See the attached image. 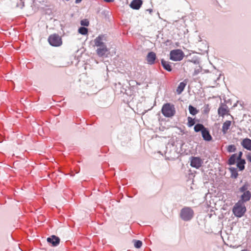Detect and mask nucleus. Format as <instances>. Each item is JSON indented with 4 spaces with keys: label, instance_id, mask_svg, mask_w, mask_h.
<instances>
[{
    "label": "nucleus",
    "instance_id": "nucleus-17",
    "mask_svg": "<svg viewBox=\"0 0 251 251\" xmlns=\"http://www.w3.org/2000/svg\"><path fill=\"white\" fill-rule=\"evenodd\" d=\"M231 125V122L230 121H226L224 123L222 126V132L225 134L227 132V130L229 129L230 126Z\"/></svg>",
    "mask_w": 251,
    "mask_h": 251
},
{
    "label": "nucleus",
    "instance_id": "nucleus-5",
    "mask_svg": "<svg viewBox=\"0 0 251 251\" xmlns=\"http://www.w3.org/2000/svg\"><path fill=\"white\" fill-rule=\"evenodd\" d=\"M184 56L183 52L179 49L172 50L170 53V59L175 61L181 60L183 58Z\"/></svg>",
    "mask_w": 251,
    "mask_h": 251
},
{
    "label": "nucleus",
    "instance_id": "nucleus-13",
    "mask_svg": "<svg viewBox=\"0 0 251 251\" xmlns=\"http://www.w3.org/2000/svg\"><path fill=\"white\" fill-rule=\"evenodd\" d=\"M156 59V54L153 52H150L147 56V61L148 64L152 65L154 63Z\"/></svg>",
    "mask_w": 251,
    "mask_h": 251
},
{
    "label": "nucleus",
    "instance_id": "nucleus-23",
    "mask_svg": "<svg viewBox=\"0 0 251 251\" xmlns=\"http://www.w3.org/2000/svg\"><path fill=\"white\" fill-rule=\"evenodd\" d=\"M189 110L190 113L193 115H195L198 113V111L197 109L192 105L189 106Z\"/></svg>",
    "mask_w": 251,
    "mask_h": 251
},
{
    "label": "nucleus",
    "instance_id": "nucleus-19",
    "mask_svg": "<svg viewBox=\"0 0 251 251\" xmlns=\"http://www.w3.org/2000/svg\"><path fill=\"white\" fill-rule=\"evenodd\" d=\"M161 64L162 66L165 70L169 72H171L172 71V67L169 62L165 61L163 59H162Z\"/></svg>",
    "mask_w": 251,
    "mask_h": 251
},
{
    "label": "nucleus",
    "instance_id": "nucleus-32",
    "mask_svg": "<svg viewBox=\"0 0 251 251\" xmlns=\"http://www.w3.org/2000/svg\"><path fill=\"white\" fill-rule=\"evenodd\" d=\"M82 0H75V3H78L81 2Z\"/></svg>",
    "mask_w": 251,
    "mask_h": 251
},
{
    "label": "nucleus",
    "instance_id": "nucleus-2",
    "mask_svg": "<svg viewBox=\"0 0 251 251\" xmlns=\"http://www.w3.org/2000/svg\"><path fill=\"white\" fill-rule=\"evenodd\" d=\"M161 112L165 117H172L175 114L176 110L173 104L167 103L163 105Z\"/></svg>",
    "mask_w": 251,
    "mask_h": 251
},
{
    "label": "nucleus",
    "instance_id": "nucleus-18",
    "mask_svg": "<svg viewBox=\"0 0 251 251\" xmlns=\"http://www.w3.org/2000/svg\"><path fill=\"white\" fill-rule=\"evenodd\" d=\"M246 161L245 159H239L237 162V167L240 171H243L245 169V164Z\"/></svg>",
    "mask_w": 251,
    "mask_h": 251
},
{
    "label": "nucleus",
    "instance_id": "nucleus-15",
    "mask_svg": "<svg viewBox=\"0 0 251 251\" xmlns=\"http://www.w3.org/2000/svg\"><path fill=\"white\" fill-rule=\"evenodd\" d=\"M251 198V193L250 191L244 192L241 196V200L239 201H242V202L248 201L250 200Z\"/></svg>",
    "mask_w": 251,
    "mask_h": 251
},
{
    "label": "nucleus",
    "instance_id": "nucleus-25",
    "mask_svg": "<svg viewBox=\"0 0 251 251\" xmlns=\"http://www.w3.org/2000/svg\"><path fill=\"white\" fill-rule=\"evenodd\" d=\"M187 125L189 127H191L194 126L195 124V122L194 119L190 117H188V118Z\"/></svg>",
    "mask_w": 251,
    "mask_h": 251
},
{
    "label": "nucleus",
    "instance_id": "nucleus-28",
    "mask_svg": "<svg viewBox=\"0 0 251 251\" xmlns=\"http://www.w3.org/2000/svg\"><path fill=\"white\" fill-rule=\"evenodd\" d=\"M134 245L136 248H140L142 245V241L140 240H134Z\"/></svg>",
    "mask_w": 251,
    "mask_h": 251
},
{
    "label": "nucleus",
    "instance_id": "nucleus-1",
    "mask_svg": "<svg viewBox=\"0 0 251 251\" xmlns=\"http://www.w3.org/2000/svg\"><path fill=\"white\" fill-rule=\"evenodd\" d=\"M246 211V207L242 201H239L234 205L232 212L234 215L237 217H241Z\"/></svg>",
    "mask_w": 251,
    "mask_h": 251
},
{
    "label": "nucleus",
    "instance_id": "nucleus-8",
    "mask_svg": "<svg viewBox=\"0 0 251 251\" xmlns=\"http://www.w3.org/2000/svg\"><path fill=\"white\" fill-rule=\"evenodd\" d=\"M243 155V152L242 151H239L238 154L234 153L229 158L228 164L229 165H233L234 164L236 161H237L239 159L242 157Z\"/></svg>",
    "mask_w": 251,
    "mask_h": 251
},
{
    "label": "nucleus",
    "instance_id": "nucleus-33",
    "mask_svg": "<svg viewBox=\"0 0 251 251\" xmlns=\"http://www.w3.org/2000/svg\"><path fill=\"white\" fill-rule=\"evenodd\" d=\"M241 251H249V250H247V249H244V250H243Z\"/></svg>",
    "mask_w": 251,
    "mask_h": 251
},
{
    "label": "nucleus",
    "instance_id": "nucleus-9",
    "mask_svg": "<svg viewBox=\"0 0 251 251\" xmlns=\"http://www.w3.org/2000/svg\"><path fill=\"white\" fill-rule=\"evenodd\" d=\"M47 240L48 243L51 244L53 247L58 246L60 243L59 238L55 235H52L48 237Z\"/></svg>",
    "mask_w": 251,
    "mask_h": 251
},
{
    "label": "nucleus",
    "instance_id": "nucleus-21",
    "mask_svg": "<svg viewBox=\"0 0 251 251\" xmlns=\"http://www.w3.org/2000/svg\"><path fill=\"white\" fill-rule=\"evenodd\" d=\"M205 128V127L204 126L201 124H196L194 128L195 131L196 132L199 131L202 132V131Z\"/></svg>",
    "mask_w": 251,
    "mask_h": 251
},
{
    "label": "nucleus",
    "instance_id": "nucleus-3",
    "mask_svg": "<svg viewBox=\"0 0 251 251\" xmlns=\"http://www.w3.org/2000/svg\"><path fill=\"white\" fill-rule=\"evenodd\" d=\"M194 214V211L191 208L185 207L181 210L180 216L183 220L188 221L193 217Z\"/></svg>",
    "mask_w": 251,
    "mask_h": 251
},
{
    "label": "nucleus",
    "instance_id": "nucleus-29",
    "mask_svg": "<svg viewBox=\"0 0 251 251\" xmlns=\"http://www.w3.org/2000/svg\"><path fill=\"white\" fill-rule=\"evenodd\" d=\"M81 25L84 26H88L89 22L87 20H83L81 21Z\"/></svg>",
    "mask_w": 251,
    "mask_h": 251
},
{
    "label": "nucleus",
    "instance_id": "nucleus-14",
    "mask_svg": "<svg viewBox=\"0 0 251 251\" xmlns=\"http://www.w3.org/2000/svg\"><path fill=\"white\" fill-rule=\"evenodd\" d=\"M241 145L247 150L251 151V140L249 138H245L241 142Z\"/></svg>",
    "mask_w": 251,
    "mask_h": 251
},
{
    "label": "nucleus",
    "instance_id": "nucleus-10",
    "mask_svg": "<svg viewBox=\"0 0 251 251\" xmlns=\"http://www.w3.org/2000/svg\"><path fill=\"white\" fill-rule=\"evenodd\" d=\"M108 51V49L107 48L106 45H104L98 48L96 50V52L99 56L102 57L105 55Z\"/></svg>",
    "mask_w": 251,
    "mask_h": 251
},
{
    "label": "nucleus",
    "instance_id": "nucleus-24",
    "mask_svg": "<svg viewBox=\"0 0 251 251\" xmlns=\"http://www.w3.org/2000/svg\"><path fill=\"white\" fill-rule=\"evenodd\" d=\"M226 149L228 152H233L236 151V148L234 145H230L227 147Z\"/></svg>",
    "mask_w": 251,
    "mask_h": 251
},
{
    "label": "nucleus",
    "instance_id": "nucleus-27",
    "mask_svg": "<svg viewBox=\"0 0 251 251\" xmlns=\"http://www.w3.org/2000/svg\"><path fill=\"white\" fill-rule=\"evenodd\" d=\"M78 32L82 35H85L88 33V29L86 27H81L79 28Z\"/></svg>",
    "mask_w": 251,
    "mask_h": 251
},
{
    "label": "nucleus",
    "instance_id": "nucleus-16",
    "mask_svg": "<svg viewBox=\"0 0 251 251\" xmlns=\"http://www.w3.org/2000/svg\"><path fill=\"white\" fill-rule=\"evenodd\" d=\"M201 134L204 140L209 141L212 139V137L210 135L209 131L206 128L202 131Z\"/></svg>",
    "mask_w": 251,
    "mask_h": 251
},
{
    "label": "nucleus",
    "instance_id": "nucleus-30",
    "mask_svg": "<svg viewBox=\"0 0 251 251\" xmlns=\"http://www.w3.org/2000/svg\"><path fill=\"white\" fill-rule=\"evenodd\" d=\"M247 159L249 161L251 162V153L247 155Z\"/></svg>",
    "mask_w": 251,
    "mask_h": 251
},
{
    "label": "nucleus",
    "instance_id": "nucleus-12",
    "mask_svg": "<svg viewBox=\"0 0 251 251\" xmlns=\"http://www.w3.org/2000/svg\"><path fill=\"white\" fill-rule=\"evenodd\" d=\"M142 3V0H133L130 4V6L133 9L138 10L140 8Z\"/></svg>",
    "mask_w": 251,
    "mask_h": 251
},
{
    "label": "nucleus",
    "instance_id": "nucleus-22",
    "mask_svg": "<svg viewBox=\"0 0 251 251\" xmlns=\"http://www.w3.org/2000/svg\"><path fill=\"white\" fill-rule=\"evenodd\" d=\"M229 171L231 173V177L236 178L238 176L237 169L234 167H231L229 168Z\"/></svg>",
    "mask_w": 251,
    "mask_h": 251
},
{
    "label": "nucleus",
    "instance_id": "nucleus-26",
    "mask_svg": "<svg viewBox=\"0 0 251 251\" xmlns=\"http://www.w3.org/2000/svg\"><path fill=\"white\" fill-rule=\"evenodd\" d=\"M249 185L247 183H245L240 189L239 190L242 193H244V192L249 191L248 190Z\"/></svg>",
    "mask_w": 251,
    "mask_h": 251
},
{
    "label": "nucleus",
    "instance_id": "nucleus-4",
    "mask_svg": "<svg viewBox=\"0 0 251 251\" xmlns=\"http://www.w3.org/2000/svg\"><path fill=\"white\" fill-rule=\"evenodd\" d=\"M48 40L49 44L53 47H59L62 44V39L57 34L50 35Z\"/></svg>",
    "mask_w": 251,
    "mask_h": 251
},
{
    "label": "nucleus",
    "instance_id": "nucleus-20",
    "mask_svg": "<svg viewBox=\"0 0 251 251\" xmlns=\"http://www.w3.org/2000/svg\"><path fill=\"white\" fill-rule=\"evenodd\" d=\"M186 85V83L184 82V81L179 83L176 89V93L177 94H180L182 93V92L184 90Z\"/></svg>",
    "mask_w": 251,
    "mask_h": 251
},
{
    "label": "nucleus",
    "instance_id": "nucleus-11",
    "mask_svg": "<svg viewBox=\"0 0 251 251\" xmlns=\"http://www.w3.org/2000/svg\"><path fill=\"white\" fill-rule=\"evenodd\" d=\"M103 37L104 35H100L96 37L94 40L95 46L99 48L105 45L103 42Z\"/></svg>",
    "mask_w": 251,
    "mask_h": 251
},
{
    "label": "nucleus",
    "instance_id": "nucleus-6",
    "mask_svg": "<svg viewBox=\"0 0 251 251\" xmlns=\"http://www.w3.org/2000/svg\"><path fill=\"white\" fill-rule=\"evenodd\" d=\"M202 160L199 157H192L190 165L194 168L199 169L202 164Z\"/></svg>",
    "mask_w": 251,
    "mask_h": 251
},
{
    "label": "nucleus",
    "instance_id": "nucleus-7",
    "mask_svg": "<svg viewBox=\"0 0 251 251\" xmlns=\"http://www.w3.org/2000/svg\"><path fill=\"white\" fill-rule=\"evenodd\" d=\"M229 109L226 104H221L218 109V114L222 117H224L226 115H229Z\"/></svg>",
    "mask_w": 251,
    "mask_h": 251
},
{
    "label": "nucleus",
    "instance_id": "nucleus-31",
    "mask_svg": "<svg viewBox=\"0 0 251 251\" xmlns=\"http://www.w3.org/2000/svg\"><path fill=\"white\" fill-rule=\"evenodd\" d=\"M104 1L107 2H110L114 1V0H103Z\"/></svg>",
    "mask_w": 251,
    "mask_h": 251
}]
</instances>
